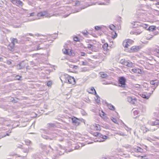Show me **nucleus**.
Returning <instances> with one entry per match:
<instances>
[{
  "label": "nucleus",
  "instance_id": "obj_1",
  "mask_svg": "<svg viewBox=\"0 0 159 159\" xmlns=\"http://www.w3.org/2000/svg\"><path fill=\"white\" fill-rule=\"evenodd\" d=\"M60 79L62 82L69 84H74L76 83L75 79L73 77L66 74H62L60 77Z\"/></svg>",
  "mask_w": 159,
  "mask_h": 159
},
{
  "label": "nucleus",
  "instance_id": "obj_2",
  "mask_svg": "<svg viewBox=\"0 0 159 159\" xmlns=\"http://www.w3.org/2000/svg\"><path fill=\"white\" fill-rule=\"evenodd\" d=\"M120 63L124 66L129 68H132L134 66V64L129 60H126L125 59H121Z\"/></svg>",
  "mask_w": 159,
  "mask_h": 159
},
{
  "label": "nucleus",
  "instance_id": "obj_3",
  "mask_svg": "<svg viewBox=\"0 0 159 159\" xmlns=\"http://www.w3.org/2000/svg\"><path fill=\"white\" fill-rule=\"evenodd\" d=\"M87 91L89 93L94 94L97 97V99L95 100L96 102L97 103H98L100 102V100L99 99V98L98 97V96L97 95L96 90L94 87H91L88 88L87 89Z\"/></svg>",
  "mask_w": 159,
  "mask_h": 159
},
{
  "label": "nucleus",
  "instance_id": "obj_4",
  "mask_svg": "<svg viewBox=\"0 0 159 159\" xmlns=\"http://www.w3.org/2000/svg\"><path fill=\"white\" fill-rule=\"evenodd\" d=\"M134 41L131 39H127L125 40L123 42L122 45L125 48H128L130 45L133 44Z\"/></svg>",
  "mask_w": 159,
  "mask_h": 159
},
{
  "label": "nucleus",
  "instance_id": "obj_5",
  "mask_svg": "<svg viewBox=\"0 0 159 159\" xmlns=\"http://www.w3.org/2000/svg\"><path fill=\"white\" fill-rule=\"evenodd\" d=\"M126 80L124 77H120L118 79V84L119 87H125L126 84Z\"/></svg>",
  "mask_w": 159,
  "mask_h": 159
},
{
  "label": "nucleus",
  "instance_id": "obj_6",
  "mask_svg": "<svg viewBox=\"0 0 159 159\" xmlns=\"http://www.w3.org/2000/svg\"><path fill=\"white\" fill-rule=\"evenodd\" d=\"M62 52L64 54L73 57L75 55V52L71 49L64 48L62 49Z\"/></svg>",
  "mask_w": 159,
  "mask_h": 159
},
{
  "label": "nucleus",
  "instance_id": "obj_7",
  "mask_svg": "<svg viewBox=\"0 0 159 159\" xmlns=\"http://www.w3.org/2000/svg\"><path fill=\"white\" fill-rule=\"evenodd\" d=\"M91 132H93L94 131H100L101 129V126L98 124H94L91 125L90 127Z\"/></svg>",
  "mask_w": 159,
  "mask_h": 159
},
{
  "label": "nucleus",
  "instance_id": "obj_8",
  "mask_svg": "<svg viewBox=\"0 0 159 159\" xmlns=\"http://www.w3.org/2000/svg\"><path fill=\"white\" fill-rule=\"evenodd\" d=\"M127 100L128 102L132 105L135 104L137 102V98L132 96H128L127 98Z\"/></svg>",
  "mask_w": 159,
  "mask_h": 159
},
{
  "label": "nucleus",
  "instance_id": "obj_9",
  "mask_svg": "<svg viewBox=\"0 0 159 159\" xmlns=\"http://www.w3.org/2000/svg\"><path fill=\"white\" fill-rule=\"evenodd\" d=\"M140 23L138 21H133L130 24V26L132 28H136L138 27H140Z\"/></svg>",
  "mask_w": 159,
  "mask_h": 159
},
{
  "label": "nucleus",
  "instance_id": "obj_10",
  "mask_svg": "<svg viewBox=\"0 0 159 159\" xmlns=\"http://www.w3.org/2000/svg\"><path fill=\"white\" fill-rule=\"evenodd\" d=\"M130 72L133 74H139L141 73V69L139 68H135L132 69L130 71Z\"/></svg>",
  "mask_w": 159,
  "mask_h": 159
},
{
  "label": "nucleus",
  "instance_id": "obj_11",
  "mask_svg": "<svg viewBox=\"0 0 159 159\" xmlns=\"http://www.w3.org/2000/svg\"><path fill=\"white\" fill-rule=\"evenodd\" d=\"M152 93V92L151 93L144 92L141 95V96L143 98L148 99Z\"/></svg>",
  "mask_w": 159,
  "mask_h": 159
},
{
  "label": "nucleus",
  "instance_id": "obj_12",
  "mask_svg": "<svg viewBox=\"0 0 159 159\" xmlns=\"http://www.w3.org/2000/svg\"><path fill=\"white\" fill-rule=\"evenodd\" d=\"M140 48L139 46H134L130 48V51L131 52H137L139 51Z\"/></svg>",
  "mask_w": 159,
  "mask_h": 159
},
{
  "label": "nucleus",
  "instance_id": "obj_13",
  "mask_svg": "<svg viewBox=\"0 0 159 159\" xmlns=\"http://www.w3.org/2000/svg\"><path fill=\"white\" fill-rule=\"evenodd\" d=\"M102 48L104 51L106 52H107L109 50L108 49V44L107 43H104L102 45Z\"/></svg>",
  "mask_w": 159,
  "mask_h": 159
},
{
  "label": "nucleus",
  "instance_id": "obj_14",
  "mask_svg": "<svg viewBox=\"0 0 159 159\" xmlns=\"http://www.w3.org/2000/svg\"><path fill=\"white\" fill-rule=\"evenodd\" d=\"M15 46V44L14 42H12L8 46V49L10 51H12L14 49Z\"/></svg>",
  "mask_w": 159,
  "mask_h": 159
},
{
  "label": "nucleus",
  "instance_id": "obj_15",
  "mask_svg": "<svg viewBox=\"0 0 159 159\" xmlns=\"http://www.w3.org/2000/svg\"><path fill=\"white\" fill-rule=\"evenodd\" d=\"M72 122L73 123L75 124H79V120L75 117H74L71 118Z\"/></svg>",
  "mask_w": 159,
  "mask_h": 159
},
{
  "label": "nucleus",
  "instance_id": "obj_16",
  "mask_svg": "<svg viewBox=\"0 0 159 159\" xmlns=\"http://www.w3.org/2000/svg\"><path fill=\"white\" fill-rule=\"evenodd\" d=\"M99 137L100 138L102 139L101 141L102 142L104 141L106 139H107L108 138L107 136L102 134H100Z\"/></svg>",
  "mask_w": 159,
  "mask_h": 159
},
{
  "label": "nucleus",
  "instance_id": "obj_17",
  "mask_svg": "<svg viewBox=\"0 0 159 159\" xmlns=\"http://www.w3.org/2000/svg\"><path fill=\"white\" fill-rule=\"evenodd\" d=\"M93 47L94 45L91 44H89L87 47L90 50L95 52L97 51V49L95 48H93Z\"/></svg>",
  "mask_w": 159,
  "mask_h": 159
},
{
  "label": "nucleus",
  "instance_id": "obj_18",
  "mask_svg": "<svg viewBox=\"0 0 159 159\" xmlns=\"http://www.w3.org/2000/svg\"><path fill=\"white\" fill-rule=\"evenodd\" d=\"M156 30V27L154 25H152L148 27L147 30L150 31H153Z\"/></svg>",
  "mask_w": 159,
  "mask_h": 159
},
{
  "label": "nucleus",
  "instance_id": "obj_19",
  "mask_svg": "<svg viewBox=\"0 0 159 159\" xmlns=\"http://www.w3.org/2000/svg\"><path fill=\"white\" fill-rule=\"evenodd\" d=\"M141 129L143 133H145L149 130L145 126H142Z\"/></svg>",
  "mask_w": 159,
  "mask_h": 159
},
{
  "label": "nucleus",
  "instance_id": "obj_20",
  "mask_svg": "<svg viewBox=\"0 0 159 159\" xmlns=\"http://www.w3.org/2000/svg\"><path fill=\"white\" fill-rule=\"evenodd\" d=\"M134 152H140L142 150V149L138 146H136L134 148Z\"/></svg>",
  "mask_w": 159,
  "mask_h": 159
},
{
  "label": "nucleus",
  "instance_id": "obj_21",
  "mask_svg": "<svg viewBox=\"0 0 159 159\" xmlns=\"http://www.w3.org/2000/svg\"><path fill=\"white\" fill-rule=\"evenodd\" d=\"M148 26V25L146 24L143 23L140 25V27H143L144 29L147 30Z\"/></svg>",
  "mask_w": 159,
  "mask_h": 159
},
{
  "label": "nucleus",
  "instance_id": "obj_22",
  "mask_svg": "<svg viewBox=\"0 0 159 159\" xmlns=\"http://www.w3.org/2000/svg\"><path fill=\"white\" fill-rule=\"evenodd\" d=\"M151 124L152 125H159V120H156L154 121H152Z\"/></svg>",
  "mask_w": 159,
  "mask_h": 159
},
{
  "label": "nucleus",
  "instance_id": "obj_23",
  "mask_svg": "<svg viewBox=\"0 0 159 159\" xmlns=\"http://www.w3.org/2000/svg\"><path fill=\"white\" fill-rule=\"evenodd\" d=\"M46 14V12H44V13L43 12H40L38 14L37 16L39 17H42L45 15Z\"/></svg>",
  "mask_w": 159,
  "mask_h": 159
},
{
  "label": "nucleus",
  "instance_id": "obj_24",
  "mask_svg": "<svg viewBox=\"0 0 159 159\" xmlns=\"http://www.w3.org/2000/svg\"><path fill=\"white\" fill-rule=\"evenodd\" d=\"M99 115L101 117L103 118H104L106 117V114L103 111H101L100 112Z\"/></svg>",
  "mask_w": 159,
  "mask_h": 159
},
{
  "label": "nucleus",
  "instance_id": "obj_25",
  "mask_svg": "<svg viewBox=\"0 0 159 159\" xmlns=\"http://www.w3.org/2000/svg\"><path fill=\"white\" fill-rule=\"evenodd\" d=\"M153 52L154 54L156 55L157 56H159V49L157 48L154 49L153 50Z\"/></svg>",
  "mask_w": 159,
  "mask_h": 159
},
{
  "label": "nucleus",
  "instance_id": "obj_26",
  "mask_svg": "<svg viewBox=\"0 0 159 159\" xmlns=\"http://www.w3.org/2000/svg\"><path fill=\"white\" fill-rule=\"evenodd\" d=\"M157 80H151L150 83L152 85H154L155 86L157 85Z\"/></svg>",
  "mask_w": 159,
  "mask_h": 159
},
{
  "label": "nucleus",
  "instance_id": "obj_27",
  "mask_svg": "<svg viewBox=\"0 0 159 159\" xmlns=\"http://www.w3.org/2000/svg\"><path fill=\"white\" fill-rule=\"evenodd\" d=\"M142 32V30L140 29H138L135 31V32H134V34L136 35L139 34H141Z\"/></svg>",
  "mask_w": 159,
  "mask_h": 159
},
{
  "label": "nucleus",
  "instance_id": "obj_28",
  "mask_svg": "<svg viewBox=\"0 0 159 159\" xmlns=\"http://www.w3.org/2000/svg\"><path fill=\"white\" fill-rule=\"evenodd\" d=\"M112 38L115 39L117 36V34L116 32V31H114L111 32Z\"/></svg>",
  "mask_w": 159,
  "mask_h": 159
},
{
  "label": "nucleus",
  "instance_id": "obj_29",
  "mask_svg": "<svg viewBox=\"0 0 159 159\" xmlns=\"http://www.w3.org/2000/svg\"><path fill=\"white\" fill-rule=\"evenodd\" d=\"M100 74L101 77L102 78H106L107 76V75L106 74L104 73V72H100Z\"/></svg>",
  "mask_w": 159,
  "mask_h": 159
},
{
  "label": "nucleus",
  "instance_id": "obj_30",
  "mask_svg": "<svg viewBox=\"0 0 159 159\" xmlns=\"http://www.w3.org/2000/svg\"><path fill=\"white\" fill-rule=\"evenodd\" d=\"M153 37V36L150 34H147L146 35L145 38L146 39L148 40H150Z\"/></svg>",
  "mask_w": 159,
  "mask_h": 159
},
{
  "label": "nucleus",
  "instance_id": "obj_31",
  "mask_svg": "<svg viewBox=\"0 0 159 159\" xmlns=\"http://www.w3.org/2000/svg\"><path fill=\"white\" fill-rule=\"evenodd\" d=\"M108 108L109 109L111 110H113V111L115 110V109L114 107L111 104L108 105Z\"/></svg>",
  "mask_w": 159,
  "mask_h": 159
},
{
  "label": "nucleus",
  "instance_id": "obj_32",
  "mask_svg": "<svg viewBox=\"0 0 159 159\" xmlns=\"http://www.w3.org/2000/svg\"><path fill=\"white\" fill-rule=\"evenodd\" d=\"M110 29L113 30V31H115L116 28L115 26L113 24H111L109 26Z\"/></svg>",
  "mask_w": 159,
  "mask_h": 159
},
{
  "label": "nucleus",
  "instance_id": "obj_33",
  "mask_svg": "<svg viewBox=\"0 0 159 159\" xmlns=\"http://www.w3.org/2000/svg\"><path fill=\"white\" fill-rule=\"evenodd\" d=\"M69 66L72 68H74L75 69H76L78 68V66H77L73 65H68Z\"/></svg>",
  "mask_w": 159,
  "mask_h": 159
},
{
  "label": "nucleus",
  "instance_id": "obj_34",
  "mask_svg": "<svg viewBox=\"0 0 159 159\" xmlns=\"http://www.w3.org/2000/svg\"><path fill=\"white\" fill-rule=\"evenodd\" d=\"M111 120L115 123L118 124V122L117 119L114 117H111Z\"/></svg>",
  "mask_w": 159,
  "mask_h": 159
},
{
  "label": "nucleus",
  "instance_id": "obj_35",
  "mask_svg": "<svg viewBox=\"0 0 159 159\" xmlns=\"http://www.w3.org/2000/svg\"><path fill=\"white\" fill-rule=\"evenodd\" d=\"M91 133L92 134L95 136H99V135L100 134V133L98 132H95L93 133V132H91Z\"/></svg>",
  "mask_w": 159,
  "mask_h": 159
},
{
  "label": "nucleus",
  "instance_id": "obj_36",
  "mask_svg": "<svg viewBox=\"0 0 159 159\" xmlns=\"http://www.w3.org/2000/svg\"><path fill=\"white\" fill-rule=\"evenodd\" d=\"M21 78V76L19 75H17L15 77V80H20Z\"/></svg>",
  "mask_w": 159,
  "mask_h": 159
},
{
  "label": "nucleus",
  "instance_id": "obj_37",
  "mask_svg": "<svg viewBox=\"0 0 159 159\" xmlns=\"http://www.w3.org/2000/svg\"><path fill=\"white\" fill-rule=\"evenodd\" d=\"M73 39L75 41H76V42L79 41H80L79 39V38L77 37L76 36H74L73 37Z\"/></svg>",
  "mask_w": 159,
  "mask_h": 159
},
{
  "label": "nucleus",
  "instance_id": "obj_38",
  "mask_svg": "<svg viewBox=\"0 0 159 159\" xmlns=\"http://www.w3.org/2000/svg\"><path fill=\"white\" fill-rule=\"evenodd\" d=\"M16 4V5H22V2L20 1V0L17 1Z\"/></svg>",
  "mask_w": 159,
  "mask_h": 159
},
{
  "label": "nucleus",
  "instance_id": "obj_39",
  "mask_svg": "<svg viewBox=\"0 0 159 159\" xmlns=\"http://www.w3.org/2000/svg\"><path fill=\"white\" fill-rule=\"evenodd\" d=\"M52 84V82L51 81H48L47 83V85L48 86H50Z\"/></svg>",
  "mask_w": 159,
  "mask_h": 159
},
{
  "label": "nucleus",
  "instance_id": "obj_40",
  "mask_svg": "<svg viewBox=\"0 0 159 159\" xmlns=\"http://www.w3.org/2000/svg\"><path fill=\"white\" fill-rule=\"evenodd\" d=\"M95 29L97 30H101L102 28L101 27L97 26L95 27Z\"/></svg>",
  "mask_w": 159,
  "mask_h": 159
},
{
  "label": "nucleus",
  "instance_id": "obj_41",
  "mask_svg": "<svg viewBox=\"0 0 159 159\" xmlns=\"http://www.w3.org/2000/svg\"><path fill=\"white\" fill-rule=\"evenodd\" d=\"M134 115L135 116L138 115L139 114L138 111L137 110L134 111Z\"/></svg>",
  "mask_w": 159,
  "mask_h": 159
},
{
  "label": "nucleus",
  "instance_id": "obj_42",
  "mask_svg": "<svg viewBox=\"0 0 159 159\" xmlns=\"http://www.w3.org/2000/svg\"><path fill=\"white\" fill-rule=\"evenodd\" d=\"M7 64L10 65L11 64L12 62L11 60H7L5 62Z\"/></svg>",
  "mask_w": 159,
  "mask_h": 159
},
{
  "label": "nucleus",
  "instance_id": "obj_43",
  "mask_svg": "<svg viewBox=\"0 0 159 159\" xmlns=\"http://www.w3.org/2000/svg\"><path fill=\"white\" fill-rule=\"evenodd\" d=\"M87 64V62H85L84 61H81L80 62V64L81 65H86Z\"/></svg>",
  "mask_w": 159,
  "mask_h": 159
},
{
  "label": "nucleus",
  "instance_id": "obj_44",
  "mask_svg": "<svg viewBox=\"0 0 159 159\" xmlns=\"http://www.w3.org/2000/svg\"><path fill=\"white\" fill-rule=\"evenodd\" d=\"M146 157V155H145L144 156H139L138 157L140 159H143V158H144Z\"/></svg>",
  "mask_w": 159,
  "mask_h": 159
},
{
  "label": "nucleus",
  "instance_id": "obj_45",
  "mask_svg": "<svg viewBox=\"0 0 159 159\" xmlns=\"http://www.w3.org/2000/svg\"><path fill=\"white\" fill-rule=\"evenodd\" d=\"M82 33L84 35H87L88 34V33L87 31H86L85 32H83Z\"/></svg>",
  "mask_w": 159,
  "mask_h": 159
},
{
  "label": "nucleus",
  "instance_id": "obj_46",
  "mask_svg": "<svg viewBox=\"0 0 159 159\" xmlns=\"http://www.w3.org/2000/svg\"><path fill=\"white\" fill-rule=\"evenodd\" d=\"M80 55L81 56H84L85 55V53L84 52H80Z\"/></svg>",
  "mask_w": 159,
  "mask_h": 159
},
{
  "label": "nucleus",
  "instance_id": "obj_47",
  "mask_svg": "<svg viewBox=\"0 0 159 159\" xmlns=\"http://www.w3.org/2000/svg\"><path fill=\"white\" fill-rule=\"evenodd\" d=\"M17 0H11V2L13 3H15V4H16V2Z\"/></svg>",
  "mask_w": 159,
  "mask_h": 159
},
{
  "label": "nucleus",
  "instance_id": "obj_48",
  "mask_svg": "<svg viewBox=\"0 0 159 159\" xmlns=\"http://www.w3.org/2000/svg\"><path fill=\"white\" fill-rule=\"evenodd\" d=\"M41 49V48H40V46L39 45H38L37 47V49H36V50H40Z\"/></svg>",
  "mask_w": 159,
  "mask_h": 159
},
{
  "label": "nucleus",
  "instance_id": "obj_49",
  "mask_svg": "<svg viewBox=\"0 0 159 159\" xmlns=\"http://www.w3.org/2000/svg\"><path fill=\"white\" fill-rule=\"evenodd\" d=\"M155 5H159V1L157 2L155 4Z\"/></svg>",
  "mask_w": 159,
  "mask_h": 159
},
{
  "label": "nucleus",
  "instance_id": "obj_50",
  "mask_svg": "<svg viewBox=\"0 0 159 159\" xmlns=\"http://www.w3.org/2000/svg\"><path fill=\"white\" fill-rule=\"evenodd\" d=\"M141 111L143 113H144V111H145V110L144 109H142L141 110Z\"/></svg>",
  "mask_w": 159,
  "mask_h": 159
},
{
  "label": "nucleus",
  "instance_id": "obj_51",
  "mask_svg": "<svg viewBox=\"0 0 159 159\" xmlns=\"http://www.w3.org/2000/svg\"><path fill=\"white\" fill-rule=\"evenodd\" d=\"M9 134L7 133V134H6V135H5V136H4V137H5V136H9Z\"/></svg>",
  "mask_w": 159,
  "mask_h": 159
},
{
  "label": "nucleus",
  "instance_id": "obj_52",
  "mask_svg": "<svg viewBox=\"0 0 159 159\" xmlns=\"http://www.w3.org/2000/svg\"><path fill=\"white\" fill-rule=\"evenodd\" d=\"M93 48H95L97 49V48L95 46H94Z\"/></svg>",
  "mask_w": 159,
  "mask_h": 159
},
{
  "label": "nucleus",
  "instance_id": "obj_53",
  "mask_svg": "<svg viewBox=\"0 0 159 159\" xmlns=\"http://www.w3.org/2000/svg\"><path fill=\"white\" fill-rule=\"evenodd\" d=\"M138 86H137L136 87H140V85H137Z\"/></svg>",
  "mask_w": 159,
  "mask_h": 159
},
{
  "label": "nucleus",
  "instance_id": "obj_54",
  "mask_svg": "<svg viewBox=\"0 0 159 159\" xmlns=\"http://www.w3.org/2000/svg\"><path fill=\"white\" fill-rule=\"evenodd\" d=\"M143 115V114H141V115Z\"/></svg>",
  "mask_w": 159,
  "mask_h": 159
},
{
  "label": "nucleus",
  "instance_id": "obj_55",
  "mask_svg": "<svg viewBox=\"0 0 159 159\" xmlns=\"http://www.w3.org/2000/svg\"><path fill=\"white\" fill-rule=\"evenodd\" d=\"M158 159H159V158H158Z\"/></svg>",
  "mask_w": 159,
  "mask_h": 159
}]
</instances>
